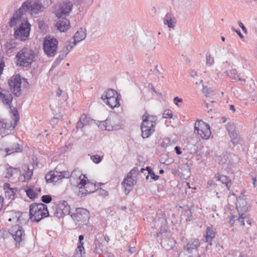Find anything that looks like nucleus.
<instances>
[{
    "mask_svg": "<svg viewBox=\"0 0 257 257\" xmlns=\"http://www.w3.org/2000/svg\"><path fill=\"white\" fill-rule=\"evenodd\" d=\"M19 169L16 168H13L12 167H9L7 168V177H11L13 174L18 173Z\"/></svg>",
    "mask_w": 257,
    "mask_h": 257,
    "instance_id": "nucleus-44",
    "label": "nucleus"
},
{
    "mask_svg": "<svg viewBox=\"0 0 257 257\" xmlns=\"http://www.w3.org/2000/svg\"><path fill=\"white\" fill-rule=\"evenodd\" d=\"M77 187L79 189V193H81V197L93 193L97 189L96 184L88 181L87 178L78 183Z\"/></svg>",
    "mask_w": 257,
    "mask_h": 257,
    "instance_id": "nucleus-10",
    "label": "nucleus"
},
{
    "mask_svg": "<svg viewBox=\"0 0 257 257\" xmlns=\"http://www.w3.org/2000/svg\"><path fill=\"white\" fill-rule=\"evenodd\" d=\"M194 132L204 140L208 139L211 135L209 125L202 120H197L195 122Z\"/></svg>",
    "mask_w": 257,
    "mask_h": 257,
    "instance_id": "nucleus-9",
    "label": "nucleus"
},
{
    "mask_svg": "<svg viewBox=\"0 0 257 257\" xmlns=\"http://www.w3.org/2000/svg\"><path fill=\"white\" fill-rule=\"evenodd\" d=\"M230 73H231V74L233 76L234 79H236V75H237V70L236 69H231L230 71Z\"/></svg>",
    "mask_w": 257,
    "mask_h": 257,
    "instance_id": "nucleus-60",
    "label": "nucleus"
},
{
    "mask_svg": "<svg viewBox=\"0 0 257 257\" xmlns=\"http://www.w3.org/2000/svg\"><path fill=\"white\" fill-rule=\"evenodd\" d=\"M146 122V121H145L144 122H142L141 126L142 136L143 138H149L155 131L154 127L145 126V124H147Z\"/></svg>",
    "mask_w": 257,
    "mask_h": 257,
    "instance_id": "nucleus-25",
    "label": "nucleus"
},
{
    "mask_svg": "<svg viewBox=\"0 0 257 257\" xmlns=\"http://www.w3.org/2000/svg\"><path fill=\"white\" fill-rule=\"evenodd\" d=\"M237 218V216L235 215H231V217L229 221V223L232 226L234 224L235 221H236V219Z\"/></svg>",
    "mask_w": 257,
    "mask_h": 257,
    "instance_id": "nucleus-52",
    "label": "nucleus"
},
{
    "mask_svg": "<svg viewBox=\"0 0 257 257\" xmlns=\"http://www.w3.org/2000/svg\"><path fill=\"white\" fill-rule=\"evenodd\" d=\"M119 96H115L103 101L111 108H114L120 105Z\"/></svg>",
    "mask_w": 257,
    "mask_h": 257,
    "instance_id": "nucleus-30",
    "label": "nucleus"
},
{
    "mask_svg": "<svg viewBox=\"0 0 257 257\" xmlns=\"http://www.w3.org/2000/svg\"><path fill=\"white\" fill-rule=\"evenodd\" d=\"M12 112L13 113V115L15 116V123H16V125L17 124V122L19 119V115L18 111V110L17 109H15L14 108V110H12Z\"/></svg>",
    "mask_w": 257,
    "mask_h": 257,
    "instance_id": "nucleus-51",
    "label": "nucleus"
},
{
    "mask_svg": "<svg viewBox=\"0 0 257 257\" xmlns=\"http://www.w3.org/2000/svg\"><path fill=\"white\" fill-rule=\"evenodd\" d=\"M158 223H160V231L155 235L156 237H161L162 239L170 236V232L168 231V223L166 214L163 213L158 219Z\"/></svg>",
    "mask_w": 257,
    "mask_h": 257,
    "instance_id": "nucleus-11",
    "label": "nucleus"
},
{
    "mask_svg": "<svg viewBox=\"0 0 257 257\" xmlns=\"http://www.w3.org/2000/svg\"><path fill=\"white\" fill-rule=\"evenodd\" d=\"M15 28L14 37L17 40L25 41L29 38L31 25L28 20L17 25Z\"/></svg>",
    "mask_w": 257,
    "mask_h": 257,
    "instance_id": "nucleus-4",
    "label": "nucleus"
},
{
    "mask_svg": "<svg viewBox=\"0 0 257 257\" xmlns=\"http://www.w3.org/2000/svg\"><path fill=\"white\" fill-rule=\"evenodd\" d=\"M200 241L198 238H194L193 240L189 241L186 246H184V249H186V251L191 253L193 250H197L198 247L200 246Z\"/></svg>",
    "mask_w": 257,
    "mask_h": 257,
    "instance_id": "nucleus-24",
    "label": "nucleus"
},
{
    "mask_svg": "<svg viewBox=\"0 0 257 257\" xmlns=\"http://www.w3.org/2000/svg\"><path fill=\"white\" fill-rule=\"evenodd\" d=\"M95 120L87 116L85 114H82L77 123L76 128L77 130L82 128L84 125H88L92 122L95 123Z\"/></svg>",
    "mask_w": 257,
    "mask_h": 257,
    "instance_id": "nucleus-21",
    "label": "nucleus"
},
{
    "mask_svg": "<svg viewBox=\"0 0 257 257\" xmlns=\"http://www.w3.org/2000/svg\"><path fill=\"white\" fill-rule=\"evenodd\" d=\"M94 244L95 245L94 253L98 254H100L103 252V250L102 249V247L103 245L102 243H101L98 239L96 238L94 239Z\"/></svg>",
    "mask_w": 257,
    "mask_h": 257,
    "instance_id": "nucleus-36",
    "label": "nucleus"
},
{
    "mask_svg": "<svg viewBox=\"0 0 257 257\" xmlns=\"http://www.w3.org/2000/svg\"><path fill=\"white\" fill-rule=\"evenodd\" d=\"M73 6L72 2L68 0H65L61 2L58 9L55 12L56 16L59 18L68 16L72 11Z\"/></svg>",
    "mask_w": 257,
    "mask_h": 257,
    "instance_id": "nucleus-12",
    "label": "nucleus"
},
{
    "mask_svg": "<svg viewBox=\"0 0 257 257\" xmlns=\"http://www.w3.org/2000/svg\"><path fill=\"white\" fill-rule=\"evenodd\" d=\"M84 239V235H80L78 237V243H82V244H84V242L83 240Z\"/></svg>",
    "mask_w": 257,
    "mask_h": 257,
    "instance_id": "nucleus-64",
    "label": "nucleus"
},
{
    "mask_svg": "<svg viewBox=\"0 0 257 257\" xmlns=\"http://www.w3.org/2000/svg\"><path fill=\"white\" fill-rule=\"evenodd\" d=\"M60 204L62 207V210L63 211L64 216L70 214V207L66 201H63L62 203Z\"/></svg>",
    "mask_w": 257,
    "mask_h": 257,
    "instance_id": "nucleus-38",
    "label": "nucleus"
},
{
    "mask_svg": "<svg viewBox=\"0 0 257 257\" xmlns=\"http://www.w3.org/2000/svg\"><path fill=\"white\" fill-rule=\"evenodd\" d=\"M138 171V168L137 167H135L130 171L128 175H129V176H132L133 175H136Z\"/></svg>",
    "mask_w": 257,
    "mask_h": 257,
    "instance_id": "nucleus-54",
    "label": "nucleus"
},
{
    "mask_svg": "<svg viewBox=\"0 0 257 257\" xmlns=\"http://www.w3.org/2000/svg\"><path fill=\"white\" fill-rule=\"evenodd\" d=\"M227 129L229 136L231 138V142L233 146L240 143L241 138L238 134L237 131L235 130V126L231 124H228L227 126Z\"/></svg>",
    "mask_w": 257,
    "mask_h": 257,
    "instance_id": "nucleus-14",
    "label": "nucleus"
},
{
    "mask_svg": "<svg viewBox=\"0 0 257 257\" xmlns=\"http://www.w3.org/2000/svg\"><path fill=\"white\" fill-rule=\"evenodd\" d=\"M23 151V147L18 143H14L12 145L6 148L5 151L7 155H10L15 153H20Z\"/></svg>",
    "mask_w": 257,
    "mask_h": 257,
    "instance_id": "nucleus-26",
    "label": "nucleus"
},
{
    "mask_svg": "<svg viewBox=\"0 0 257 257\" xmlns=\"http://www.w3.org/2000/svg\"><path fill=\"white\" fill-rule=\"evenodd\" d=\"M76 44H77L74 42H68V44H67L62 50H64V51H66L68 54V53Z\"/></svg>",
    "mask_w": 257,
    "mask_h": 257,
    "instance_id": "nucleus-43",
    "label": "nucleus"
},
{
    "mask_svg": "<svg viewBox=\"0 0 257 257\" xmlns=\"http://www.w3.org/2000/svg\"><path fill=\"white\" fill-rule=\"evenodd\" d=\"M215 231L212 226H208L206 228V232L205 234L206 242H209L208 244L212 245V240L215 237Z\"/></svg>",
    "mask_w": 257,
    "mask_h": 257,
    "instance_id": "nucleus-32",
    "label": "nucleus"
},
{
    "mask_svg": "<svg viewBox=\"0 0 257 257\" xmlns=\"http://www.w3.org/2000/svg\"><path fill=\"white\" fill-rule=\"evenodd\" d=\"M67 54L66 51H64V50H62L60 51V53L59 56L56 58L55 61L53 64L51 70L54 69L57 66L61 61L64 59V58L67 56Z\"/></svg>",
    "mask_w": 257,
    "mask_h": 257,
    "instance_id": "nucleus-35",
    "label": "nucleus"
},
{
    "mask_svg": "<svg viewBox=\"0 0 257 257\" xmlns=\"http://www.w3.org/2000/svg\"><path fill=\"white\" fill-rule=\"evenodd\" d=\"M90 158L93 162L95 164H98L102 161V158L98 155L91 156Z\"/></svg>",
    "mask_w": 257,
    "mask_h": 257,
    "instance_id": "nucleus-49",
    "label": "nucleus"
},
{
    "mask_svg": "<svg viewBox=\"0 0 257 257\" xmlns=\"http://www.w3.org/2000/svg\"><path fill=\"white\" fill-rule=\"evenodd\" d=\"M25 13L29 12L31 15H38L45 9L44 6L39 0H27L22 4Z\"/></svg>",
    "mask_w": 257,
    "mask_h": 257,
    "instance_id": "nucleus-5",
    "label": "nucleus"
},
{
    "mask_svg": "<svg viewBox=\"0 0 257 257\" xmlns=\"http://www.w3.org/2000/svg\"><path fill=\"white\" fill-rule=\"evenodd\" d=\"M57 168L55 169L54 171H50L45 176V180L47 183L57 182L59 180L62 179L59 171L57 170Z\"/></svg>",
    "mask_w": 257,
    "mask_h": 257,
    "instance_id": "nucleus-18",
    "label": "nucleus"
},
{
    "mask_svg": "<svg viewBox=\"0 0 257 257\" xmlns=\"http://www.w3.org/2000/svg\"><path fill=\"white\" fill-rule=\"evenodd\" d=\"M174 150L177 155H181L182 154V151H181L180 148L179 146H176Z\"/></svg>",
    "mask_w": 257,
    "mask_h": 257,
    "instance_id": "nucleus-62",
    "label": "nucleus"
},
{
    "mask_svg": "<svg viewBox=\"0 0 257 257\" xmlns=\"http://www.w3.org/2000/svg\"><path fill=\"white\" fill-rule=\"evenodd\" d=\"M146 170L148 171V174L146 176V179L147 180L149 179V176L150 175L151 179H153L155 181H156L159 179V176L155 174L154 171L152 170L150 167H147Z\"/></svg>",
    "mask_w": 257,
    "mask_h": 257,
    "instance_id": "nucleus-39",
    "label": "nucleus"
},
{
    "mask_svg": "<svg viewBox=\"0 0 257 257\" xmlns=\"http://www.w3.org/2000/svg\"><path fill=\"white\" fill-rule=\"evenodd\" d=\"M207 185L214 188L217 186V184L214 182L213 180H209L207 182Z\"/></svg>",
    "mask_w": 257,
    "mask_h": 257,
    "instance_id": "nucleus-56",
    "label": "nucleus"
},
{
    "mask_svg": "<svg viewBox=\"0 0 257 257\" xmlns=\"http://www.w3.org/2000/svg\"><path fill=\"white\" fill-rule=\"evenodd\" d=\"M214 178L217 181H219L221 183L224 184L228 190H230L231 186V181L228 176L221 175L220 173H217L215 174Z\"/></svg>",
    "mask_w": 257,
    "mask_h": 257,
    "instance_id": "nucleus-23",
    "label": "nucleus"
},
{
    "mask_svg": "<svg viewBox=\"0 0 257 257\" xmlns=\"http://www.w3.org/2000/svg\"><path fill=\"white\" fill-rule=\"evenodd\" d=\"M59 174H60L62 179L70 178V173L68 171L59 172Z\"/></svg>",
    "mask_w": 257,
    "mask_h": 257,
    "instance_id": "nucleus-50",
    "label": "nucleus"
},
{
    "mask_svg": "<svg viewBox=\"0 0 257 257\" xmlns=\"http://www.w3.org/2000/svg\"><path fill=\"white\" fill-rule=\"evenodd\" d=\"M16 44L14 39L10 40L9 41H7L4 45L5 48V51L8 55L9 53L12 52V49L15 48Z\"/></svg>",
    "mask_w": 257,
    "mask_h": 257,
    "instance_id": "nucleus-34",
    "label": "nucleus"
},
{
    "mask_svg": "<svg viewBox=\"0 0 257 257\" xmlns=\"http://www.w3.org/2000/svg\"><path fill=\"white\" fill-rule=\"evenodd\" d=\"M58 42L57 40L50 36H47L43 41V50L49 57H53L57 50Z\"/></svg>",
    "mask_w": 257,
    "mask_h": 257,
    "instance_id": "nucleus-7",
    "label": "nucleus"
},
{
    "mask_svg": "<svg viewBox=\"0 0 257 257\" xmlns=\"http://www.w3.org/2000/svg\"><path fill=\"white\" fill-rule=\"evenodd\" d=\"M71 216L78 226L86 225L90 218L89 212L83 208H76Z\"/></svg>",
    "mask_w": 257,
    "mask_h": 257,
    "instance_id": "nucleus-6",
    "label": "nucleus"
},
{
    "mask_svg": "<svg viewBox=\"0 0 257 257\" xmlns=\"http://www.w3.org/2000/svg\"><path fill=\"white\" fill-rule=\"evenodd\" d=\"M24 12L25 10L22 8V5L19 9L15 11L13 16L11 17L9 23L10 27H15L22 22L28 20L27 18H23Z\"/></svg>",
    "mask_w": 257,
    "mask_h": 257,
    "instance_id": "nucleus-13",
    "label": "nucleus"
},
{
    "mask_svg": "<svg viewBox=\"0 0 257 257\" xmlns=\"http://www.w3.org/2000/svg\"><path fill=\"white\" fill-rule=\"evenodd\" d=\"M52 200V197L49 195H44L41 197V201L45 203H49Z\"/></svg>",
    "mask_w": 257,
    "mask_h": 257,
    "instance_id": "nucleus-45",
    "label": "nucleus"
},
{
    "mask_svg": "<svg viewBox=\"0 0 257 257\" xmlns=\"http://www.w3.org/2000/svg\"><path fill=\"white\" fill-rule=\"evenodd\" d=\"M12 127V122L7 119L0 118V134L2 137L11 133Z\"/></svg>",
    "mask_w": 257,
    "mask_h": 257,
    "instance_id": "nucleus-16",
    "label": "nucleus"
},
{
    "mask_svg": "<svg viewBox=\"0 0 257 257\" xmlns=\"http://www.w3.org/2000/svg\"><path fill=\"white\" fill-rule=\"evenodd\" d=\"M173 116L172 111L171 109H166L163 114V118H172Z\"/></svg>",
    "mask_w": 257,
    "mask_h": 257,
    "instance_id": "nucleus-48",
    "label": "nucleus"
},
{
    "mask_svg": "<svg viewBox=\"0 0 257 257\" xmlns=\"http://www.w3.org/2000/svg\"><path fill=\"white\" fill-rule=\"evenodd\" d=\"M39 28L41 30H44L45 28V24L43 21H39L38 22Z\"/></svg>",
    "mask_w": 257,
    "mask_h": 257,
    "instance_id": "nucleus-55",
    "label": "nucleus"
},
{
    "mask_svg": "<svg viewBox=\"0 0 257 257\" xmlns=\"http://www.w3.org/2000/svg\"><path fill=\"white\" fill-rule=\"evenodd\" d=\"M54 215L58 218H62L64 216L62 207H61L60 204H59V206H57L56 207Z\"/></svg>",
    "mask_w": 257,
    "mask_h": 257,
    "instance_id": "nucleus-42",
    "label": "nucleus"
},
{
    "mask_svg": "<svg viewBox=\"0 0 257 257\" xmlns=\"http://www.w3.org/2000/svg\"><path fill=\"white\" fill-rule=\"evenodd\" d=\"M185 215L187 217H190L192 216V212L191 210L190 209H187L185 212Z\"/></svg>",
    "mask_w": 257,
    "mask_h": 257,
    "instance_id": "nucleus-61",
    "label": "nucleus"
},
{
    "mask_svg": "<svg viewBox=\"0 0 257 257\" xmlns=\"http://www.w3.org/2000/svg\"><path fill=\"white\" fill-rule=\"evenodd\" d=\"M86 36V30L82 28H80L73 37L74 42L77 44L84 40Z\"/></svg>",
    "mask_w": 257,
    "mask_h": 257,
    "instance_id": "nucleus-28",
    "label": "nucleus"
},
{
    "mask_svg": "<svg viewBox=\"0 0 257 257\" xmlns=\"http://www.w3.org/2000/svg\"><path fill=\"white\" fill-rule=\"evenodd\" d=\"M206 63L207 65L211 66L214 63V59L211 57L210 53H207L206 55Z\"/></svg>",
    "mask_w": 257,
    "mask_h": 257,
    "instance_id": "nucleus-46",
    "label": "nucleus"
},
{
    "mask_svg": "<svg viewBox=\"0 0 257 257\" xmlns=\"http://www.w3.org/2000/svg\"><path fill=\"white\" fill-rule=\"evenodd\" d=\"M23 82L21 75L19 74L12 76L8 80V84L11 92L16 97H19L21 94V85L23 83L24 88L28 89L29 88V84L27 80L23 78Z\"/></svg>",
    "mask_w": 257,
    "mask_h": 257,
    "instance_id": "nucleus-3",
    "label": "nucleus"
},
{
    "mask_svg": "<svg viewBox=\"0 0 257 257\" xmlns=\"http://www.w3.org/2000/svg\"><path fill=\"white\" fill-rule=\"evenodd\" d=\"M143 122L146 121L147 124L145 126H149L151 127H155L157 124V117L156 115L149 114L147 111L145 112L142 116Z\"/></svg>",
    "mask_w": 257,
    "mask_h": 257,
    "instance_id": "nucleus-19",
    "label": "nucleus"
},
{
    "mask_svg": "<svg viewBox=\"0 0 257 257\" xmlns=\"http://www.w3.org/2000/svg\"><path fill=\"white\" fill-rule=\"evenodd\" d=\"M14 215L15 216H13V219H16L17 221H18L20 218V213L19 212H14Z\"/></svg>",
    "mask_w": 257,
    "mask_h": 257,
    "instance_id": "nucleus-58",
    "label": "nucleus"
},
{
    "mask_svg": "<svg viewBox=\"0 0 257 257\" xmlns=\"http://www.w3.org/2000/svg\"><path fill=\"white\" fill-rule=\"evenodd\" d=\"M212 91V90L210 88L206 87L203 88V92L206 96H207L208 94H210Z\"/></svg>",
    "mask_w": 257,
    "mask_h": 257,
    "instance_id": "nucleus-53",
    "label": "nucleus"
},
{
    "mask_svg": "<svg viewBox=\"0 0 257 257\" xmlns=\"http://www.w3.org/2000/svg\"><path fill=\"white\" fill-rule=\"evenodd\" d=\"M4 189L6 198L12 200L15 199L16 193L18 192L17 188H11L9 183H5L4 185Z\"/></svg>",
    "mask_w": 257,
    "mask_h": 257,
    "instance_id": "nucleus-20",
    "label": "nucleus"
},
{
    "mask_svg": "<svg viewBox=\"0 0 257 257\" xmlns=\"http://www.w3.org/2000/svg\"><path fill=\"white\" fill-rule=\"evenodd\" d=\"M100 123L103 125L101 126V129L109 131L119 130L121 127L120 118L117 115L109 116L106 120L100 121Z\"/></svg>",
    "mask_w": 257,
    "mask_h": 257,
    "instance_id": "nucleus-8",
    "label": "nucleus"
},
{
    "mask_svg": "<svg viewBox=\"0 0 257 257\" xmlns=\"http://www.w3.org/2000/svg\"><path fill=\"white\" fill-rule=\"evenodd\" d=\"M164 23L167 25L169 28H173L174 27V23H176L175 19L171 17V14L168 13L164 20Z\"/></svg>",
    "mask_w": 257,
    "mask_h": 257,
    "instance_id": "nucleus-33",
    "label": "nucleus"
},
{
    "mask_svg": "<svg viewBox=\"0 0 257 257\" xmlns=\"http://www.w3.org/2000/svg\"><path fill=\"white\" fill-rule=\"evenodd\" d=\"M70 178L71 182H72V179L76 180V185L77 186L78 183H80V181L87 179V177L85 175L82 174L81 171L78 168H75L70 173Z\"/></svg>",
    "mask_w": 257,
    "mask_h": 257,
    "instance_id": "nucleus-17",
    "label": "nucleus"
},
{
    "mask_svg": "<svg viewBox=\"0 0 257 257\" xmlns=\"http://www.w3.org/2000/svg\"><path fill=\"white\" fill-rule=\"evenodd\" d=\"M57 29L61 32H66L69 28L70 23L69 20L66 19L65 17H61V19L59 20L56 24Z\"/></svg>",
    "mask_w": 257,
    "mask_h": 257,
    "instance_id": "nucleus-22",
    "label": "nucleus"
},
{
    "mask_svg": "<svg viewBox=\"0 0 257 257\" xmlns=\"http://www.w3.org/2000/svg\"><path fill=\"white\" fill-rule=\"evenodd\" d=\"M25 192L27 196L32 200L34 199L37 195V194L31 188L26 189Z\"/></svg>",
    "mask_w": 257,
    "mask_h": 257,
    "instance_id": "nucleus-41",
    "label": "nucleus"
},
{
    "mask_svg": "<svg viewBox=\"0 0 257 257\" xmlns=\"http://www.w3.org/2000/svg\"><path fill=\"white\" fill-rule=\"evenodd\" d=\"M238 25H239V27L241 28L243 32L245 33H247L246 29L245 28V27H244L243 24L241 22H238Z\"/></svg>",
    "mask_w": 257,
    "mask_h": 257,
    "instance_id": "nucleus-59",
    "label": "nucleus"
},
{
    "mask_svg": "<svg viewBox=\"0 0 257 257\" xmlns=\"http://www.w3.org/2000/svg\"><path fill=\"white\" fill-rule=\"evenodd\" d=\"M11 231L14 232L11 233L17 242L20 243L23 240L25 234V231L22 226L16 225L13 227V229Z\"/></svg>",
    "mask_w": 257,
    "mask_h": 257,
    "instance_id": "nucleus-15",
    "label": "nucleus"
},
{
    "mask_svg": "<svg viewBox=\"0 0 257 257\" xmlns=\"http://www.w3.org/2000/svg\"><path fill=\"white\" fill-rule=\"evenodd\" d=\"M245 219H246V217L243 216V214H239V216H237V218L236 219V221H237L240 225L244 226L245 225Z\"/></svg>",
    "mask_w": 257,
    "mask_h": 257,
    "instance_id": "nucleus-47",
    "label": "nucleus"
},
{
    "mask_svg": "<svg viewBox=\"0 0 257 257\" xmlns=\"http://www.w3.org/2000/svg\"><path fill=\"white\" fill-rule=\"evenodd\" d=\"M49 215L47 206L42 203H33L30 205V219L33 222H39Z\"/></svg>",
    "mask_w": 257,
    "mask_h": 257,
    "instance_id": "nucleus-2",
    "label": "nucleus"
},
{
    "mask_svg": "<svg viewBox=\"0 0 257 257\" xmlns=\"http://www.w3.org/2000/svg\"><path fill=\"white\" fill-rule=\"evenodd\" d=\"M78 253L79 254H82L83 255H85V249L83 246V244H82V243H78L77 248L75 249V251L73 255H76V254Z\"/></svg>",
    "mask_w": 257,
    "mask_h": 257,
    "instance_id": "nucleus-40",
    "label": "nucleus"
},
{
    "mask_svg": "<svg viewBox=\"0 0 257 257\" xmlns=\"http://www.w3.org/2000/svg\"><path fill=\"white\" fill-rule=\"evenodd\" d=\"M37 57L36 53L32 49L24 47L16 55L17 65L26 68V69L31 68L32 64L35 61Z\"/></svg>",
    "mask_w": 257,
    "mask_h": 257,
    "instance_id": "nucleus-1",
    "label": "nucleus"
},
{
    "mask_svg": "<svg viewBox=\"0 0 257 257\" xmlns=\"http://www.w3.org/2000/svg\"><path fill=\"white\" fill-rule=\"evenodd\" d=\"M174 101L175 102V104L177 106H178V102H182L183 99L182 98H179L178 96H176L174 98Z\"/></svg>",
    "mask_w": 257,
    "mask_h": 257,
    "instance_id": "nucleus-57",
    "label": "nucleus"
},
{
    "mask_svg": "<svg viewBox=\"0 0 257 257\" xmlns=\"http://www.w3.org/2000/svg\"><path fill=\"white\" fill-rule=\"evenodd\" d=\"M4 90L0 87V99L3 103L6 104L12 109V102L13 97L11 94H6L3 93Z\"/></svg>",
    "mask_w": 257,
    "mask_h": 257,
    "instance_id": "nucleus-27",
    "label": "nucleus"
},
{
    "mask_svg": "<svg viewBox=\"0 0 257 257\" xmlns=\"http://www.w3.org/2000/svg\"><path fill=\"white\" fill-rule=\"evenodd\" d=\"M24 171L26 172L24 175V179L26 181H29L33 174V169L29 168L28 165H25L23 168Z\"/></svg>",
    "mask_w": 257,
    "mask_h": 257,
    "instance_id": "nucleus-37",
    "label": "nucleus"
},
{
    "mask_svg": "<svg viewBox=\"0 0 257 257\" xmlns=\"http://www.w3.org/2000/svg\"><path fill=\"white\" fill-rule=\"evenodd\" d=\"M127 179L124 178L122 183V184L125 188L124 192L126 194H127L130 192V190L134 185V180L133 179L132 176H129V175H127Z\"/></svg>",
    "mask_w": 257,
    "mask_h": 257,
    "instance_id": "nucleus-29",
    "label": "nucleus"
},
{
    "mask_svg": "<svg viewBox=\"0 0 257 257\" xmlns=\"http://www.w3.org/2000/svg\"><path fill=\"white\" fill-rule=\"evenodd\" d=\"M115 96H120V94L114 89L108 88L105 90L101 95V98L103 101H105L110 98L113 97Z\"/></svg>",
    "mask_w": 257,
    "mask_h": 257,
    "instance_id": "nucleus-31",
    "label": "nucleus"
},
{
    "mask_svg": "<svg viewBox=\"0 0 257 257\" xmlns=\"http://www.w3.org/2000/svg\"><path fill=\"white\" fill-rule=\"evenodd\" d=\"M104 257H114V254L110 252L106 251L104 253Z\"/></svg>",
    "mask_w": 257,
    "mask_h": 257,
    "instance_id": "nucleus-63",
    "label": "nucleus"
}]
</instances>
